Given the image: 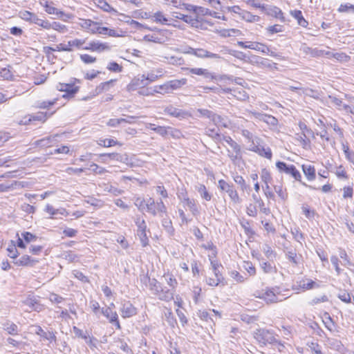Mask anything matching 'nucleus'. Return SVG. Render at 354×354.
<instances>
[{"label": "nucleus", "mask_w": 354, "mask_h": 354, "mask_svg": "<svg viewBox=\"0 0 354 354\" xmlns=\"http://www.w3.org/2000/svg\"><path fill=\"white\" fill-rule=\"evenodd\" d=\"M224 140L230 147L227 149L229 158L234 163H236L238 160L241 159L240 146L229 136L224 137Z\"/></svg>", "instance_id": "f257e3e1"}, {"label": "nucleus", "mask_w": 354, "mask_h": 354, "mask_svg": "<svg viewBox=\"0 0 354 354\" xmlns=\"http://www.w3.org/2000/svg\"><path fill=\"white\" fill-rule=\"evenodd\" d=\"M147 212L156 216L158 214L167 212V208L163 201L160 199L158 202H155L152 198H149L146 201V208Z\"/></svg>", "instance_id": "f03ea898"}, {"label": "nucleus", "mask_w": 354, "mask_h": 354, "mask_svg": "<svg viewBox=\"0 0 354 354\" xmlns=\"http://www.w3.org/2000/svg\"><path fill=\"white\" fill-rule=\"evenodd\" d=\"M100 162L105 164H109L112 161H117L128 164L129 156L127 154H120L117 153H103L100 155Z\"/></svg>", "instance_id": "7ed1b4c3"}, {"label": "nucleus", "mask_w": 354, "mask_h": 354, "mask_svg": "<svg viewBox=\"0 0 354 354\" xmlns=\"http://www.w3.org/2000/svg\"><path fill=\"white\" fill-rule=\"evenodd\" d=\"M111 48V46L106 42H102L99 40H91L86 44L84 50L101 53L109 51Z\"/></svg>", "instance_id": "20e7f679"}, {"label": "nucleus", "mask_w": 354, "mask_h": 354, "mask_svg": "<svg viewBox=\"0 0 354 354\" xmlns=\"http://www.w3.org/2000/svg\"><path fill=\"white\" fill-rule=\"evenodd\" d=\"M136 224L138 227L137 234L142 243V245L145 247L149 243V239L147 234V225L145 221L140 218H138L136 221Z\"/></svg>", "instance_id": "39448f33"}, {"label": "nucleus", "mask_w": 354, "mask_h": 354, "mask_svg": "<svg viewBox=\"0 0 354 354\" xmlns=\"http://www.w3.org/2000/svg\"><path fill=\"white\" fill-rule=\"evenodd\" d=\"M276 166L279 171L290 174L295 180L301 181V175L294 165H288L283 162H277Z\"/></svg>", "instance_id": "423d86ee"}, {"label": "nucleus", "mask_w": 354, "mask_h": 354, "mask_svg": "<svg viewBox=\"0 0 354 354\" xmlns=\"http://www.w3.org/2000/svg\"><path fill=\"white\" fill-rule=\"evenodd\" d=\"M237 45L243 48H250L266 54H268L270 53V49L268 46L259 42L238 41Z\"/></svg>", "instance_id": "0eeeda50"}, {"label": "nucleus", "mask_w": 354, "mask_h": 354, "mask_svg": "<svg viewBox=\"0 0 354 354\" xmlns=\"http://www.w3.org/2000/svg\"><path fill=\"white\" fill-rule=\"evenodd\" d=\"M77 24L82 29L91 34H97V29L100 22L92 21L89 19H79Z\"/></svg>", "instance_id": "6e6552de"}, {"label": "nucleus", "mask_w": 354, "mask_h": 354, "mask_svg": "<svg viewBox=\"0 0 354 354\" xmlns=\"http://www.w3.org/2000/svg\"><path fill=\"white\" fill-rule=\"evenodd\" d=\"M256 297L263 299L267 303H275L282 301V299L279 298V295L275 293L274 290L266 289L263 292H257L254 294Z\"/></svg>", "instance_id": "1a4fd4ad"}, {"label": "nucleus", "mask_w": 354, "mask_h": 354, "mask_svg": "<svg viewBox=\"0 0 354 354\" xmlns=\"http://www.w3.org/2000/svg\"><path fill=\"white\" fill-rule=\"evenodd\" d=\"M165 112L173 117L179 119L186 118L191 116V114L186 111L175 108L172 106H167L165 109Z\"/></svg>", "instance_id": "9d476101"}, {"label": "nucleus", "mask_w": 354, "mask_h": 354, "mask_svg": "<svg viewBox=\"0 0 354 354\" xmlns=\"http://www.w3.org/2000/svg\"><path fill=\"white\" fill-rule=\"evenodd\" d=\"M263 10L266 15L279 19L281 21H285L283 13L279 8L274 6H264Z\"/></svg>", "instance_id": "9b49d317"}, {"label": "nucleus", "mask_w": 354, "mask_h": 354, "mask_svg": "<svg viewBox=\"0 0 354 354\" xmlns=\"http://www.w3.org/2000/svg\"><path fill=\"white\" fill-rule=\"evenodd\" d=\"M255 338L257 341L263 344L272 343L274 339L272 334L266 330H258L255 334Z\"/></svg>", "instance_id": "f8f14e48"}, {"label": "nucleus", "mask_w": 354, "mask_h": 354, "mask_svg": "<svg viewBox=\"0 0 354 354\" xmlns=\"http://www.w3.org/2000/svg\"><path fill=\"white\" fill-rule=\"evenodd\" d=\"M102 314L106 317L111 323L115 324L118 328H120V325L118 322V316L116 311L111 309V307L101 309Z\"/></svg>", "instance_id": "ddd939ff"}, {"label": "nucleus", "mask_w": 354, "mask_h": 354, "mask_svg": "<svg viewBox=\"0 0 354 354\" xmlns=\"http://www.w3.org/2000/svg\"><path fill=\"white\" fill-rule=\"evenodd\" d=\"M148 84V82H145V75H142L138 76L131 80V82L127 86V90L132 91L136 90L138 88L144 87Z\"/></svg>", "instance_id": "4468645a"}, {"label": "nucleus", "mask_w": 354, "mask_h": 354, "mask_svg": "<svg viewBox=\"0 0 354 354\" xmlns=\"http://www.w3.org/2000/svg\"><path fill=\"white\" fill-rule=\"evenodd\" d=\"M57 90L66 92V94L63 95L64 97H72L78 91V87L73 84L59 83L57 86Z\"/></svg>", "instance_id": "2eb2a0df"}, {"label": "nucleus", "mask_w": 354, "mask_h": 354, "mask_svg": "<svg viewBox=\"0 0 354 354\" xmlns=\"http://www.w3.org/2000/svg\"><path fill=\"white\" fill-rule=\"evenodd\" d=\"M178 198L180 199L181 203H183V206L187 207L190 211H192L193 213L198 212L197 206L195 203V201L192 199L189 198L187 196L186 193H180L178 194Z\"/></svg>", "instance_id": "dca6fc26"}, {"label": "nucleus", "mask_w": 354, "mask_h": 354, "mask_svg": "<svg viewBox=\"0 0 354 354\" xmlns=\"http://www.w3.org/2000/svg\"><path fill=\"white\" fill-rule=\"evenodd\" d=\"M32 331L38 335L43 337L44 338L49 340L50 342H55L56 336L53 332L48 331V333L44 331V330L39 326H32Z\"/></svg>", "instance_id": "f3484780"}, {"label": "nucleus", "mask_w": 354, "mask_h": 354, "mask_svg": "<svg viewBox=\"0 0 354 354\" xmlns=\"http://www.w3.org/2000/svg\"><path fill=\"white\" fill-rule=\"evenodd\" d=\"M192 74L201 75L203 76L206 79L214 80L215 79V75L214 73L209 72L206 68H187Z\"/></svg>", "instance_id": "a211bd4d"}, {"label": "nucleus", "mask_w": 354, "mask_h": 354, "mask_svg": "<svg viewBox=\"0 0 354 354\" xmlns=\"http://www.w3.org/2000/svg\"><path fill=\"white\" fill-rule=\"evenodd\" d=\"M120 311L124 318L131 317L136 314V308L129 302L124 303Z\"/></svg>", "instance_id": "6ab92c4d"}, {"label": "nucleus", "mask_w": 354, "mask_h": 354, "mask_svg": "<svg viewBox=\"0 0 354 354\" xmlns=\"http://www.w3.org/2000/svg\"><path fill=\"white\" fill-rule=\"evenodd\" d=\"M299 286L303 290L318 288L320 285L310 279H303L299 281Z\"/></svg>", "instance_id": "aec40b11"}, {"label": "nucleus", "mask_w": 354, "mask_h": 354, "mask_svg": "<svg viewBox=\"0 0 354 354\" xmlns=\"http://www.w3.org/2000/svg\"><path fill=\"white\" fill-rule=\"evenodd\" d=\"M38 261L30 257L28 255H24L20 259L14 261L17 266H33Z\"/></svg>", "instance_id": "412c9836"}, {"label": "nucleus", "mask_w": 354, "mask_h": 354, "mask_svg": "<svg viewBox=\"0 0 354 354\" xmlns=\"http://www.w3.org/2000/svg\"><path fill=\"white\" fill-rule=\"evenodd\" d=\"M302 170L308 180L312 181L315 179L316 170L313 165L310 164L302 165Z\"/></svg>", "instance_id": "4be33fe9"}, {"label": "nucleus", "mask_w": 354, "mask_h": 354, "mask_svg": "<svg viewBox=\"0 0 354 354\" xmlns=\"http://www.w3.org/2000/svg\"><path fill=\"white\" fill-rule=\"evenodd\" d=\"M195 56L199 58H212L220 59L221 57L216 53H213L203 48H196Z\"/></svg>", "instance_id": "5701e85b"}, {"label": "nucleus", "mask_w": 354, "mask_h": 354, "mask_svg": "<svg viewBox=\"0 0 354 354\" xmlns=\"http://www.w3.org/2000/svg\"><path fill=\"white\" fill-rule=\"evenodd\" d=\"M86 39H78L75 38L73 40L68 41V46L71 48V51L73 50V48L83 49L84 50L85 46L86 45Z\"/></svg>", "instance_id": "b1692460"}, {"label": "nucleus", "mask_w": 354, "mask_h": 354, "mask_svg": "<svg viewBox=\"0 0 354 354\" xmlns=\"http://www.w3.org/2000/svg\"><path fill=\"white\" fill-rule=\"evenodd\" d=\"M174 296V290L171 289H167L166 288H161L159 290V292L157 295V297L164 301H169L173 299Z\"/></svg>", "instance_id": "393cba45"}, {"label": "nucleus", "mask_w": 354, "mask_h": 354, "mask_svg": "<svg viewBox=\"0 0 354 354\" xmlns=\"http://www.w3.org/2000/svg\"><path fill=\"white\" fill-rule=\"evenodd\" d=\"M212 121L216 126L225 128L229 127L231 124V122L227 118L215 113L214 115H212Z\"/></svg>", "instance_id": "a878e982"}, {"label": "nucleus", "mask_w": 354, "mask_h": 354, "mask_svg": "<svg viewBox=\"0 0 354 354\" xmlns=\"http://www.w3.org/2000/svg\"><path fill=\"white\" fill-rule=\"evenodd\" d=\"M45 211L47 212L49 215H50L51 218L53 216H55L57 214H61L63 216H67L68 213L66 210L64 208L60 209H55L52 205L48 204L46 205L45 207Z\"/></svg>", "instance_id": "bb28decb"}, {"label": "nucleus", "mask_w": 354, "mask_h": 354, "mask_svg": "<svg viewBox=\"0 0 354 354\" xmlns=\"http://www.w3.org/2000/svg\"><path fill=\"white\" fill-rule=\"evenodd\" d=\"M169 87L170 93L173 92V91L180 88L181 86L185 85L187 83V80L185 78H183L181 80H174L167 82Z\"/></svg>", "instance_id": "cd10ccee"}, {"label": "nucleus", "mask_w": 354, "mask_h": 354, "mask_svg": "<svg viewBox=\"0 0 354 354\" xmlns=\"http://www.w3.org/2000/svg\"><path fill=\"white\" fill-rule=\"evenodd\" d=\"M173 16L177 19L183 20L185 22L189 24L192 26H194L198 21L197 17L188 16L181 13L176 12V15H173Z\"/></svg>", "instance_id": "c85d7f7f"}, {"label": "nucleus", "mask_w": 354, "mask_h": 354, "mask_svg": "<svg viewBox=\"0 0 354 354\" xmlns=\"http://www.w3.org/2000/svg\"><path fill=\"white\" fill-rule=\"evenodd\" d=\"M290 14L297 20L298 24L301 26L306 27L308 25V22L303 17L302 13L300 10H290Z\"/></svg>", "instance_id": "c756f323"}, {"label": "nucleus", "mask_w": 354, "mask_h": 354, "mask_svg": "<svg viewBox=\"0 0 354 354\" xmlns=\"http://www.w3.org/2000/svg\"><path fill=\"white\" fill-rule=\"evenodd\" d=\"M240 17L242 19L248 22H256L260 20V17L259 16L252 15L246 10L241 11L240 13Z\"/></svg>", "instance_id": "7c9ffc66"}, {"label": "nucleus", "mask_w": 354, "mask_h": 354, "mask_svg": "<svg viewBox=\"0 0 354 354\" xmlns=\"http://www.w3.org/2000/svg\"><path fill=\"white\" fill-rule=\"evenodd\" d=\"M97 3V6L103 10L105 12H111L113 14H118V11L112 8L106 1L104 0H95Z\"/></svg>", "instance_id": "2f4dec72"}, {"label": "nucleus", "mask_w": 354, "mask_h": 354, "mask_svg": "<svg viewBox=\"0 0 354 354\" xmlns=\"http://www.w3.org/2000/svg\"><path fill=\"white\" fill-rule=\"evenodd\" d=\"M330 98L331 103H333L335 106H336L339 109H343V110L346 111V112L353 113L351 107H350L348 105L344 104L341 100H339L335 97H330Z\"/></svg>", "instance_id": "473e14b6"}, {"label": "nucleus", "mask_w": 354, "mask_h": 354, "mask_svg": "<svg viewBox=\"0 0 354 354\" xmlns=\"http://www.w3.org/2000/svg\"><path fill=\"white\" fill-rule=\"evenodd\" d=\"M153 20L156 23H159L162 25H171L169 23V20L161 12H157L153 15Z\"/></svg>", "instance_id": "72a5a7b5"}, {"label": "nucleus", "mask_w": 354, "mask_h": 354, "mask_svg": "<svg viewBox=\"0 0 354 354\" xmlns=\"http://www.w3.org/2000/svg\"><path fill=\"white\" fill-rule=\"evenodd\" d=\"M149 280V289L157 296L159 292V290L160 288V285L159 282L155 279H148Z\"/></svg>", "instance_id": "f704fd0d"}, {"label": "nucleus", "mask_w": 354, "mask_h": 354, "mask_svg": "<svg viewBox=\"0 0 354 354\" xmlns=\"http://www.w3.org/2000/svg\"><path fill=\"white\" fill-rule=\"evenodd\" d=\"M196 189L203 198L207 201H209L211 200L212 195L208 192L204 185H199L196 187Z\"/></svg>", "instance_id": "c9c22d12"}, {"label": "nucleus", "mask_w": 354, "mask_h": 354, "mask_svg": "<svg viewBox=\"0 0 354 354\" xmlns=\"http://www.w3.org/2000/svg\"><path fill=\"white\" fill-rule=\"evenodd\" d=\"M52 29L61 34H64L68 32V27L58 21H52Z\"/></svg>", "instance_id": "e433bc0d"}, {"label": "nucleus", "mask_w": 354, "mask_h": 354, "mask_svg": "<svg viewBox=\"0 0 354 354\" xmlns=\"http://www.w3.org/2000/svg\"><path fill=\"white\" fill-rule=\"evenodd\" d=\"M290 89L291 91H298V93L299 94H304V95H310L311 93L313 92V91L312 89H310V88H303L301 86V84L300 83H297L296 86H290Z\"/></svg>", "instance_id": "4c0bfd02"}, {"label": "nucleus", "mask_w": 354, "mask_h": 354, "mask_svg": "<svg viewBox=\"0 0 354 354\" xmlns=\"http://www.w3.org/2000/svg\"><path fill=\"white\" fill-rule=\"evenodd\" d=\"M153 92L156 93H160L162 95L170 93L168 82H167L166 83H165L162 85H158V86H154V88L153 89Z\"/></svg>", "instance_id": "58836bf2"}, {"label": "nucleus", "mask_w": 354, "mask_h": 354, "mask_svg": "<svg viewBox=\"0 0 354 354\" xmlns=\"http://www.w3.org/2000/svg\"><path fill=\"white\" fill-rule=\"evenodd\" d=\"M97 143L99 145L104 147H109L117 145H119L120 146L122 145L121 143H119L117 140L113 139H100L97 141Z\"/></svg>", "instance_id": "ea45409f"}, {"label": "nucleus", "mask_w": 354, "mask_h": 354, "mask_svg": "<svg viewBox=\"0 0 354 354\" xmlns=\"http://www.w3.org/2000/svg\"><path fill=\"white\" fill-rule=\"evenodd\" d=\"M299 127L300 130L302 131L301 133L304 135L305 138L308 136L314 137V132L310 129H308L304 122H299Z\"/></svg>", "instance_id": "a19ab883"}, {"label": "nucleus", "mask_w": 354, "mask_h": 354, "mask_svg": "<svg viewBox=\"0 0 354 354\" xmlns=\"http://www.w3.org/2000/svg\"><path fill=\"white\" fill-rule=\"evenodd\" d=\"M253 150L254 151H258L261 156H264L268 159H271L272 158V152L269 148L264 149L260 148L259 147H254Z\"/></svg>", "instance_id": "79ce46f5"}, {"label": "nucleus", "mask_w": 354, "mask_h": 354, "mask_svg": "<svg viewBox=\"0 0 354 354\" xmlns=\"http://www.w3.org/2000/svg\"><path fill=\"white\" fill-rule=\"evenodd\" d=\"M287 256L288 259L295 265L297 266L300 263L301 257L300 255L298 256L294 251H289L287 253Z\"/></svg>", "instance_id": "37998d69"}, {"label": "nucleus", "mask_w": 354, "mask_h": 354, "mask_svg": "<svg viewBox=\"0 0 354 354\" xmlns=\"http://www.w3.org/2000/svg\"><path fill=\"white\" fill-rule=\"evenodd\" d=\"M261 121L266 122L271 127H275L277 124V120L274 117L268 114L263 115Z\"/></svg>", "instance_id": "c03bdc74"}, {"label": "nucleus", "mask_w": 354, "mask_h": 354, "mask_svg": "<svg viewBox=\"0 0 354 354\" xmlns=\"http://www.w3.org/2000/svg\"><path fill=\"white\" fill-rule=\"evenodd\" d=\"M222 279V275L218 274L214 275V277H208L206 281L208 285L211 286H216L220 283Z\"/></svg>", "instance_id": "a18cd8bd"}, {"label": "nucleus", "mask_w": 354, "mask_h": 354, "mask_svg": "<svg viewBox=\"0 0 354 354\" xmlns=\"http://www.w3.org/2000/svg\"><path fill=\"white\" fill-rule=\"evenodd\" d=\"M260 61H262V57L255 55H248V57L245 59V62L257 66H259V63H261Z\"/></svg>", "instance_id": "49530a36"}, {"label": "nucleus", "mask_w": 354, "mask_h": 354, "mask_svg": "<svg viewBox=\"0 0 354 354\" xmlns=\"http://www.w3.org/2000/svg\"><path fill=\"white\" fill-rule=\"evenodd\" d=\"M208 256H209V259L210 261L211 268H212L214 274V275L221 274L220 271H219V268L221 267V265L218 261H216L215 259H212L210 255H208Z\"/></svg>", "instance_id": "de8ad7c7"}, {"label": "nucleus", "mask_w": 354, "mask_h": 354, "mask_svg": "<svg viewBox=\"0 0 354 354\" xmlns=\"http://www.w3.org/2000/svg\"><path fill=\"white\" fill-rule=\"evenodd\" d=\"M80 58L82 62L86 64L95 63L97 60L95 57L91 56L88 54H82L80 55Z\"/></svg>", "instance_id": "09e8293b"}, {"label": "nucleus", "mask_w": 354, "mask_h": 354, "mask_svg": "<svg viewBox=\"0 0 354 354\" xmlns=\"http://www.w3.org/2000/svg\"><path fill=\"white\" fill-rule=\"evenodd\" d=\"M167 283L174 290L175 287L177 286L176 279L171 274H167L163 276Z\"/></svg>", "instance_id": "8fccbe9b"}, {"label": "nucleus", "mask_w": 354, "mask_h": 354, "mask_svg": "<svg viewBox=\"0 0 354 354\" xmlns=\"http://www.w3.org/2000/svg\"><path fill=\"white\" fill-rule=\"evenodd\" d=\"M228 196L231 198L233 203H240L241 200L239 198L237 192L233 188V187L227 192Z\"/></svg>", "instance_id": "3c124183"}, {"label": "nucleus", "mask_w": 354, "mask_h": 354, "mask_svg": "<svg viewBox=\"0 0 354 354\" xmlns=\"http://www.w3.org/2000/svg\"><path fill=\"white\" fill-rule=\"evenodd\" d=\"M106 68L109 71L115 73H120L122 71V66L115 62H109Z\"/></svg>", "instance_id": "603ef678"}, {"label": "nucleus", "mask_w": 354, "mask_h": 354, "mask_svg": "<svg viewBox=\"0 0 354 354\" xmlns=\"http://www.w3.org/2000/svg\"><path fill=\"white\" fill-rule=\"evenodd\" d=\"M3 329L9 334L14 335L17 331V326L13 323L7 322L3 325Z\"/></svg>", "instance_id": "864d4df0"}, {"label": "nucleus", "mask_w": 354, "mask_h": 354, "mask_svg": "<svg viewBox=\"0 0 354 354\" xmlns=\"http://www.w3.org/2000/svg\"><path fill=\"white\" fill-rule=\"evenodd\" d=\"M47 119L46 113L44 112H38L35 115H32L30 116L29 120H38L41 122H45Z\"/></svg>", "instance_id": "5fc2aeb1"}, {"label": "nucleus", "mask_w": 354, "mask_h": 354, "mask_svg": "<svg viewBox=\"0 0 354 354\" xmlns=\"http://www.w3.org/2000/svg\"><path fill=\"white\" fill-rule=\"evenodd\" d=\"M57 99L50 101H39L37 103V107L39 109H47L56 103Z\"/></svg>", "instance_id": "6e6d98bb"}, {"label": "nucleus", "mask_w": 354, "mask_h": 354, "mask_svg": "<svg viewBox=\"0 0 354 354\" xmlns=\"http://www.w3.org/2000/svg\"><path fill=\"white\" fill-rule=\"evenodd\" d=\"M58 136L57 135H55L53 137L50 136V137H48V138H43L40 140H38L37 142V145H40L41 147H49L50 146L51 143H52V140L53 139H55V138H57Z\"/></svg>", "instance_id": "4d7b16f0"}, {"label": "nucleus", "mask_w": 354, "mask_h": 354, "mask_svg": "<svg viewBox=\"0 0 354 354\" xmlns=\"http://www.w3.org/2000/svg\"><path fill=\"white\" fill-rule=\"evenodd\" d=\"M243 267L250 276H253L255 274L256 270L251 262L244 261Z\"/></svg>", "instance_id": "13d9d810"}, {"label": "nucleus", "mask_w": 354, "mask_h": 354, "mask_svg": "<svg viewBox=\"0 0 354 354\" xmlns=\"http://www.w3.org/2000/svg\"><path fill=\"white\" fill-rule=\"evenodd\" d=\"M274 189L275 192L278 194V196L282 199L286 200L287 198V194L283 190V188L281 185H274Z\"/></svg>", "instance_id": "bf43d9fd"}, {"label": "nucleus", "mask_w": 354, "mask_h": 354, "mask_svg": "<svg viewBox=\"0 0 354 354\" xmlns=\"http://www.w3.org/2000/svg\"><path fill=\"white\" fill-rule=\"evenodd\" d=\"M234 180L236 183L241 186L242 190H246L248 188V186L245 182V180L241 176L236 175L234 177Z\"/></svg>", "instance_id": "052dcab7"}, {"label": "nucleus", "mask_w": 354, "mask_h": 354, "mask_svg": "<svg viewBox=\"0 0 354 354\" xmlns=\"http://www.w3.org/2000/svg\"><path fill=\"white\" fill-rule=\"evenodd\" d=\"M261 178L262 180L266 184V188L268 189L269 186L268 183L271 179L270 172L267 169H263L261 171Z\"/></svg>", "instance_id": "680f3d73"}, {"label": "nucleus", "mask_w": 354, "mask_h": 354, "mask_svg": "<svg viewBox=\"0 0 354 354\" xmlns=\"http://www.w3.org/2000/svg\"><path fill=\"white\" fill-rule=\"evenodd\" d=\"M333 57L342 62H346L350 59V57L344 53H337L333 54Z\"/></svg>", "instance_id": "e2e57ef3"}, {"label": "nucleus", "mask_w": 354, "mask_h": 354, "mask_svg": "<svg viewBox=\"0 0 354 354\" xmlns=\"http://www.w3.org/2000/svg\"><path fill=\"white\" fill-rule=\"evenodd\" d=\"M167 59V62L169 64H174V65H181L183 63V59L182 57H178L175 56H171L169 57H166Z\"/></svg>", "instance_id": "0e129e2a"}, {"label": "nucleus", "mask_w": 354, "mask_h": 354, "mask_svg": "<svg viewBox=\"0 0 354 354\" xmlns=\"http://www.w3.org/2000/svg\"><path fill=\"white\" fill-rule=\"evenodd\" d=\"M64 258L66 260L70 261V262H75L78 261V257L77 255L73 252V251L67 252L64 254Z\"/></svg>", "instance_id": "69168bd1"}, {"label": "nucleus", "mask_w": 354, "mask_h": 354, "mask_svg": "<svg viewBox=\"0 0 354 354\" xmlns=\"http://www.w3.org/2000/svg\"><path fill=\"white\" fill-rule=\"evenodd\" d=\"M335 174L339 178L347 179L348 176L346 174V170L342 166H339L337 168L335 171Z\"/></svg>", "instance_id": "338daca9"}, {"label": "nucleus", "mask_w": 354, "mask_h": 354, "mask_svg": "<svg viewBox=\"0 0 354 354\" xmlns=\"http://www.w3.org/2000/svg\"><path fill=\"white\" fill-rule=\"evenodd\" d=\"M324 323L326 326V327L330 330V331H335V326L333 321L332 319L328 316L325 318V320L324 321Z\"/></svg>", "instance_id": "774afa93"}]
</instances>
